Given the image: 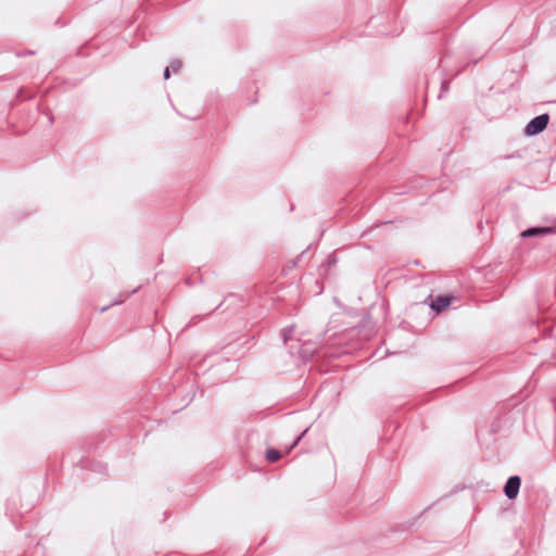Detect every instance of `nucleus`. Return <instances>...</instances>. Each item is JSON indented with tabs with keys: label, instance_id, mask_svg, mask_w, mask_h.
<instances>
[{
	"label": "nucleus",
	"instance_id": "1",
	"mask_svg": "<svg viewBox=\"0 0 556 556\" xmlns=\"http://www.w3.org/2000/svg\"><path fill=\"white\" fill-rule=\"evenodd\" d=\"M549 121L548 114H542L534 117L526 127V134L528 136H534L543 131Z\"/></svg>",
	"mask_w": 556,
	"mask_h": 556
},
{
	"label": "nucleus",
	"instance_id": "2",
	"mask_svg": "<svg viewBox=\"0 0 556 556\" xmlns=\"http://www.w3.org/2000/svg\"><path fill=\"white\" fill-rule=\"evenodd\" d=\"M520 488V478L517 476L510 477L504 488L505 495L513 500L518 495Z\"/></svg>",
	"mask_w": 556,
	"mask_h": 556
},
{
	"label": "nucleus",
	"instance_id": "3",
	"mask_svg": "<svg viewBox=\"0 0 556 556\" xmlns=\"http://www.w3.org/2000/svg\"><path fill=\"white\" fill-rule=\"evenodd\" d=\"M452 300L453 298L450 295L438 296L431 302L430 306L437 313H440L450 306Z\"/></svg>",
	"mask_w": 556,
	"mask_h": 556
},
{
	"label": "nucleus",
	"instance_id": "4",
	"mask_svg": "<svg viewBox=\"0 0 556 556\" xmlns=\"http://www.w3.org/2000/svg\"><path fill=\"white\" fill-rule=\"evenodd\" d=\"M551 228H530L522 232V237H531L534 235L547 233L551 232Z\"/></svg>",
	"mask_w": 556,
	"mask_h": 556
},
{
	"label": "nucleus",
	"instance_id": "5",
	"mask_svg": "<svg viewBox=\"0 0 556 556\" xmlns=\"http://www.w3.org/2000/svg\"><path fill=\"white\" fill-rule=\"evenodd\" d=\"M282 457L281 453L277 450L269 448L266 452V459L270 463H275Z\"/></svg>",
	"mask_w": 556,
	"mask_h": 556
},
{
	"label": "nucleus",
	"instance_id": "6",
	"mask_svg": "<svg viewBox=\"0 0 556 556\" xmlns=\"http://www.w3.org/2000/svg\"><path fill=\"white\" fill-rule=\"evenodd\" d=\"M164 77H165V79L169 78V68L168 67H166L164 71Z\"/></svg>",
	"mask_w": 556,
	"mask_h": 556
}]
</instances>
